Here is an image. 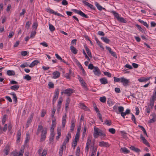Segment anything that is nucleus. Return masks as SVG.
Instances as JSON below:
<instances>
[{
	"mask_svg": "<svg viewBox=\"0 0 156 156\" xmlns=\"http://www.w3.org/2000/svg\"><path fill=\"white\" fill-rule=\"evenodd\" d=\"M156 100V87L154 90L152 95L151 96L150 101V103L148 104V107L146 108V111L148 113H150L151 109H152L154 106V102Z\"/></svg>",
	"mask_w": 156,
	"mask_h": 156,
	"instance_id": "1",
	"label": "nucleus"
},
{
	"mask_svg": "<svg viewBox=\"0 0 156 156\" xmlns=\"http://www.w3.org/2000/svg\"><path fill=\"white\" fill-rule=\"evenodd\" d=\"M105 136L106 135L103 133L102 131L95 126L94 128V136L95 138H97L98 136Z\"/></svg>",
	"mask_w": 156,
	"mask_h": 156,
	"instance_id": "2",
	"label": "nucleus"
},
{
	"mask_svg": "<svg viewBox=\"0 0 156 156\" xmlns=\"http://www.w3.org/2000/svg\"><path fill=\"white\" fill-rule=\"evenodd\" d=\"M124 111V108L122 106L119 107V112L121 114V116L124 118H125V116L126 115L130 113V111L129 109H127L125 112H123Z\"/></svg>",
	"mask_w": 156,
	"mask_h": 156,
	"instance_id": "3",
	"label": "nucleus"
},
{
	"mask_svg": "<svg viewBox=\"0 0 156 156\" xmlns=\"http://www.w3.org/2000/svg\"><path fill=\"white\" fill-rule=\"evenodd\" d=\"M92 137L91 136H89L87 137V142L86 144V147H85V151L88 153L89 151V146L91 144H93V143H94V141H91Z\"/></svg>",
	"mask_w": 156,
	"mask_h": 156,
	"instance_id": "4",
	"label": "nucleus"
},
{
	"mask_svg": "<svg viewBox=\"0 0 156 156\" xmlns=\"http://www.w3.org/2000/svg\"><path fill=\"white\" fill-rule=\"evenodd\" d=\"M47 129L46 128H43L41 131V136L40 141L43 142L44 141L46 138V135L47 133Z\"/></svg>",
	"mask_w": 156,
	"mask_h": 156,
	"instance_id": "5",
	"label": "nucleus"
},
{
	"mask_svg": "<svg viewBox=\"0 0 156 156\" xmlns=\"http://www.w3.org/2000/svg\"><path fill=\"white\" fill-rule=\"evenodd\" d=\"M72 11L74 12H75L76 13L80 15V16H81L83 17H84L85 18H88V16L83 12L82 11L80 10H78L76 9H73L72 10Z\"/></svg>",
	"mask_w": 156,
	"mask_h": 156,
	"instance_id": "6",
	"label": "nucleus"
},
{
	"mask_svg": "<svg viewBox=\"0 0 156 156\" xmlns=\"http://www.w3.org/2000/svg\"><path fill=\"white\" fill-rule=\"evenodd\" d=\"M90 147L91 148V150L92 152L91 156H95L97 151V147L96 146H94V143H93V144L90 146Z\"/></svg>",
	"mask_w": 156,
	"mask_h": 156,
	"instance_id": "7",
	"label": "nucleus"
},
{
	"mask_svg": "<svg viewBox=\"0 0 156 156\" xmlns=\"http://www.w3.org/2000/svg\"><path fill=\"white\" fill-rule=\"evenodd\" d=\"M71 138V135L70 132H69L66 136V138L62 144L63 146H65V148H66V143L69 142V139Z\"/></svg>",
	"mask_w": 156,
	"mask_h": 156,
	"instance_id": "8",
	"label": "nucleus"
},
{
	"mask_svg": "<svg viewBox=\"0 0 156 156\" xmlns=\"http://www.w3.org/2000/svg\"><path fill=\"white\" fill-rule=\"evenodd\" d=\"M121 82L122 83L123 86H126L129 85V80L127 79L124 77H121Z\"/></svg>",
	"mask_w": 156,
	"mask_h": 156,
	"instance_id": "9",
	"label": "nucleus"
},
{
	"mask_svg": "<svg viewBox=\"0 0 156 156\" xmlns=\"http://www.w3.org/2000/svg\"><path fill=\"white\" fill-rule=\"evenodd\" d=\"M74 92V90L71 88H68L65 90V94H67L68 96H70Z\"/></svg>",
	"mask_w": 156,
	"mask_h": 156,
	"instance_id": "10",
	"label": "nucleus"
},
{
	"mask_svg": "<svg viewBox=\"0 0 156 156\" xmlns=\"http://www.w3.org/2000/svg\"><path fill=\"white\" fill-rule=\"evenodd\" d=\"M94 74L96 76H99L101 75V71L98 67L96 66L93 70Z\"/></svg>",
	"mask_w": 156,
	"mask_h": 156,
	"instance_id": "11",
	"label": "nucleus"
},
{
	"mask_svg": "<svg viewBox=\"0 0 156 156\" xmlns=\"http://www.w3.org/2000/svg\"><path fill=\"white\" fill-rule=\"evenodd\" d=\"M43 126H42V124L41 123H40L38 126V128L37 129L36 134L38 135L40 132H41L42 129H43Z\"/></svg>",
	"mask_w": 156,
	"mask_h": 156,
	"instance_id": "12",
	"label": "nucleus"
},
{
	"mask_svg": "<svg viewBox=\"0 0 156 156\" xmlns=\"http://www.w3.org/2000/svg\"><path fill=\"white\" fill-rule=\"evenodd\" d=\"M8 129V126L7 124H5L3 128L0 125V133L2 134L3 132H5Z\"/></svg>",
	"mask_w": 156,
	"mask_h": 156,
	"instance_id": "13",
	"label": "nucleus"
},
{
	"mask_svg": "<svg viewBox=\"0 0 156 156\" xmlns=\"http://www.w3.org/2000/svg\"><path fill=\"white\" fill-rule=\"evenodd\" d=\"M71 125L70 126V132H72L73 131L75 126V120L74 119H72L71 121Z\"/></svg>",
	"mask_w": 156,
	"mask_h": 156,
	"instance_id": "14",
	"label": "nucleus"
},
{
	"mask_svg": "<svg viewBox=\"0 0 156 156\" xmlns=\"http://www.w3.org/2000/svg\"><path fill=\"white\" fill-rule=\"evenodd\" d=\"M99 145L101 147H108L109 145L108 142H105L103 141H101L99 142Z\"/></svg>",
	"mask_w": 156,
	"mask_h": 156,
	"instance_id": "15",
	"label": "nucleus"
},
{
	"mask_svg": "<svg viewBox=\"0 0 156 156\" xmlns=\"http://www.w3.org/2000/svg\"><path fill=\"white\" fill-rule=\"evenodd\" d=\"M60 73L59 72L56 71L52 73V78L53 79H56L59 77Z\"/></svg>",
	"mask_w": 156,
	"mask_h": 156,
	"instance_id": "16",
	"label": "nucleus"
},
{
	"mask_svg": "<svg viewBox=\"0 0 156 156\" xmlns=\"http://www.w3.org/2000/svg\"><path fill=\"white\" fill-rule=\"evenodd\" d=\"M10 146L9 144H7L5 147L4 151L5 153V155H7L9 154L10 149Z\"/></svg>",
	"mask_w": 156,
	"mask_h": 156,
	"instance_id": "17",
	"label": "nucleus"
},
{
	"mask_svg": "<svg viewBox=\"0 0 156 156\" xmlns=\"http://www.w3.org/2000/svg\"><path fill=\"white\" fill-rule=\"evenodd\" d=\"M83 3L86 5L90 8L91 9L93 10H94L95 9V8L94 7V6L88 2L83 1Z\"/></svg>",
	"mask_w": 156,
	"mask_h": 156,
	"instance_id": "18",
	"label": "nucleus"
},
{
	"mask_svg": "<svg viewBox=\"0 0 156 156\" xmlns=\"http://www.w3.org/2000/svg\"><path fill=\"white\" fill-rule=\"evenodd\" d=\"M95 5L97 9L100 11L102 10V9L104 10H105V9L103 7L101 6L99 3H98L97 2H95Z\"/></svg>",
	"mask_w": 156,
	"mask_h": 156,
	"instance_id": "19",
	"label": "nucleus"
},
{
	"mask_svg": "<svg viewBox=\"0 0 156 156\" xmlns=\"http://www.w3.org/2000/svg\"><path fill=\"white\" fill-rule=\"evenodd\" d=\"M56 124V122H55V120H52V123L51 125V126L50 128L51 132H54V129L55 127Z\"/></svg>",
	"mask_w": 156,
	"mask_h": 156,
	"instance_id": "20",
	"label": "nucleus"
},
{
	"mask_svg": "<svg viewBox=\"0 0 156 156\" xmlns=\"http://www.w3.org/2000/svg\"><path fill=\"white\" fill-rule=\"evenodd\" d=\"M151 78V77H141L138 80L139 82H143L149 80Z\"/></svg>",
	"mask_w": 156,
	"mask_h": 156,
	"instance_id": "21",
	"label": "nucleus"
},
{
	"mask_svg": "<svg viewBox=\"0 0 156 156\" xmlns=\"http://www.w3.org/2000/svg\"><path fill=\"white\" fill-rule=\"evenodd\" d=\"M80 107L81 108L83 109L86 111H88L89 110V109L87 108V107L83 103H80Z\"/></svg>",
	"mask_w": 156,
	"mask_h": 156,
	"instance_id": "22",
	"label": "nucleus"
},
{
	"mask_svg": "<svg viewBox=\"0 0 156 156\" xmlns=\"http://www.w3.org/2000/svg\"><path fill=\"white\" fill-rule=\"evenodd\" d=\"M100 81L102 84H107L108 82L107 79L105 77L100 79Z\"/></svg>",
	"mask_w": 156,
	"mask_h": 156,
	"instance_id": "23",
	"label": "nucleus"
},
{
	"mask_svg": "<svg viewBox=\"0 0 156 156\" xmlns=\"http://www.w3.org/2000/svg\"><path fill=\"white\" fill-rule=\"evenodd\" d=\"M33 115H34V114L32 113L31 114L30 117L28 118V119L27 120V125H27V126H26L27 127H28V125L31 122H32Z\"/></svg>",
	"mask_w": 156,
	"mask_h": 156,
	"instance_id": "24",
	"label": "nucleus"
},
{
	"mask_svg": "<svg viewBox=\"0 0 156 156\" xmlns=\"http://www.w3.org/2000/svg\"><path fill=\"white\" fill-rule=\"evenodd\" d=\"M20 87V85H15L10 87V89L12 90L16 91Z\"/></svg>",
	"mask_w": 156,
	"mask_h": 156,
	"instance_id": "25",
	"label": "nucleus"
},
{
	"mask_svg": "<svg viewBox=\"0 0 156 156\" xmlns=\"http://www.w3.org/2000/svg\"><path fill=\"white\" fill-rule=\"evenodd\" d=\"M39 62L38 60H35L31 63L29 66V67L31 68L33 67L34 66L37 65Z\"/></svg>",
	"mask_w": 156,
	"mask_h": 156,
	"instance_id": "26",
	"label": "nucleus"
},
{
	"mask_svg": "<svg viewBox=\"0 0 156 156\" xmlns=\"http://www.w3.org/2000/svg\"><path fill=\"white\" fill-rule=\"evenodd\" d=\"M7 74L9 76H14L15 73L12 70H8L7 71Z\"/></svg>",
	"mask_w": 156,
	"mask_h": 156,
	"instance_id": "27",
	"label": "nucleus"
},
{
	"mask_svg": "<svg viewBox=\"0 0 156 156\" xmlns=\"http://www.w3.org/2000/svg\"><path fill=\"white\" fill-rule=\"evenodd\" d=\"M70 50L74 54H76L78 50L76 49V48L73 46H71L70 47Z\"/></svg>",
	"mask_w": 156,
	"mask_h": 156,
	"instance_id": "28",
	"label": "nucleus"
},
{
	"mask_svg": "<svg viewBox=\"0 0 156 156\" xmlns=\"http://www.w3.org/2000/svg\"><path fill=\"white\" fill-rule=\"evenodd\" d=\"M54 136L55 133L54 132H51L50 137L49 138V140L50 141V142L53 141V140L54 138Z\"/></svg>",
	"mask_w": 156,
	"mask_h": 156,
	"instance_id": "29",
	"label": "nucleus"
},
{
	"mask_svg": "<svg viewBox=\"0 0 156 156\" xmlns=\"http://www.w3.org/2000/svg\"><path fill=\"white\" fill-rule=\"evenodd\" d=\"M130 148L132 150L136 152H139L140 151V150L139 148L135 147L133 146H131L130 147Z\"/></svg>",
	"mask_w": 156,
	"mask_h": 156,
	"instance_id": "30",
	"label": "nucleus"
},
{
	"mask_svg": "<svg viewBox=\"0 0 156 156\" xmlns=\"http://www.w3.org/2000/svg\"><path fill=\"white\" fill-rule=\"evenodd\" d=\"M10 94L12 95L13 99L14 101H15V103H17V98L16 94L13 92H12Z\"/></svg>",
	"mask_w": 156,
	"mask_h": 156,
	"instance_id": "31",
	"label": "nucleus"
},
{
	"mask_svg": "<svg viewBox=\"0 0 156 156\" xmlns=\"http://www.w3.org/2000/svg\"><path fill=\"white\" fill-rule=\"evenodd\" d=\"M59 90L58 89H56L55 91V95L54 96V97L55 98H58L59 94Z\"/></svg>",
	"mask_w": 156,
	"mask_h": 156,
	"instance_id": "32",
	"label": "nucleus"
},
{
	"mask_svg": "<svg viewBox=\"0 0 156 156\" xmlns=\"http://www.w3.org/2000/svg\"><path fill=\"white\" fill-rule=\"evenodd\" d=\"M138 21L140 23H142L143 24V25L145 26L147 28H148L149 27V25L147 24L146 22H144L142 20H141V19H139Z\"/></svg>",
	"mask_w": 156,
	"mask_h": 156,
	"instance_id": "33",
	"label": "nucleus"
},
{
	"mask_svg": "<svg viewBox=\"0 0 156 156\" xmlns=\"http://www.w3.org/2000/svg\"><path fill=\"white\" fill-rule=\"evenodd\" d=\"M113 111L115 112L117 114L119 113V107L115 105L113 107Z\"/></svg>",
	"mask_w": 156,
	"mask_h": 156,
	"instance_id": "34",
	"label": "nucleus"
},
{
	"mask_svg": "<svg viewBox=\"0 0 156 156\" xmlns=\"http://www.w3.org/2000/svg\"><path fill=\"white\" fill-rule=\"evenodd\" d=\"M65 148V146L62 144L61 147L59 149V154L60 156H62L63 154V148Z\"/></svg>",
	"mask_w": 156,
	"mask_h": 156,
	"instance_id": "35",
	"label": "nucleus"
},
{
	"mask_svg": "<svg viewBox=\"0 0 156 156\" xmlns=\"http://www.w3.org/2000/svg\"><path fill=\"white\" fill-rule=\"evenodd\" d=\"M138 126L142 129V130L144 134H145L147 137V134L145 128L142 126L141 125H139Z\"/></svg>",
	"mask_w": 156,
	"mask_h": 156,
	"instance_id": "36",
	"label": "nucleus"
},
{
	"mask_svg": "<svg viewBox=\"0 0 156 156\" xmlns=\"http://www.w3.org/2000/svg\"><path fill=\"white\" fill-rule=\"evenodd\" d=\"M86 50L87 51V53L88 55V56L91 58H92V55L90 51V50L87 47H86L85 48Z\"/></svg>",
	"mask_w": 156,
	"mask_h": 156,
	"instance_id": "37",
	"label": "nucleus"
},
{
	"mask_svg": "<svg viewBox=\"0 0 156 156\" xmlns=\"http://www.w3.org/2000/svg\"><path fill=\"white\" fill-rule=\"evenodd\" d=\"M80 147H78L76 151V156H80Z\"/></svg>",
	"mask_w": 156,
	"mask_h": 156,
	"instance_id": "38",
	"label": "nucleus"
},
{
	"mask_svg": "<svg viewBox=\"0 0 156 156\" xmlns=\"http://www.w3.org/2000/svg\"><path fill=\"white\" fill-rule=\"evenodd\" d=\"M117 20L122 23H125L127 22V21L123 18L122 17H119Z\"/></svg>",
	"mask_w": 156,
	"mask_h": 156,
	"instance_id": "39",
	"label": "nucleus"
},
{
	"mask_svg": "<svg viewBox=\"0 0 156 156\" xmlns=\"http://www.w3.org/2000/svg\"><path fill=\"white\" fill-rule=\"evenodd\" d=\"M24 147H21L20 148V151L19 152H18L19 155L18 156H22L24 152Z\"/></svg>",
	"mask_w": 156,
	"mask_h": 156,
	"instance_id": "40",
	"label": "nucleus"
},
{
	"mask_svg": "<svg viewBox=\"0 0 156 156\" xmlns=\"http://www.w3.org/2000/svg\"><path fill=\"white\" fill-rule=\"evenodd\" d=\"M95 40L96 41L97 44H98V45L100 46V47L102 48L103 49H104V48L102 45L101 44V43L98 40L97 38H95Z\"/></svg>",
	"mask_w": 156,
	"mask_h": 156,
	"instance_id": "41",
	"label": "nucleus"
},
{
	"mask_svg": "<svg viewBox=\"0 0 156 156\" xmlns=\"http://www.w3.org/2000/svg\"><path fill=\"white\" fill-rule=\"evenodd\" d=\"M101 39L103 41L106 43H108L110 42L109 39L106 37H101Z\"/></svg>",
	"mask_w": 156,
	"mask_h": 156,
	"instance_id": "42",
	"label": "nucleus"
},
{
	"mask_svg": "<svg viewBox=\"0 0 156 156\" xmlns=\"http://www.w3.org/2000/svg\"><path fill=\"white\" fill-rule=\"evenodd\" d=\"M111 12L114 15V16L117 18V20L120 17L119 14L117 12L114 11H112Z\"/></svg>",
	"mask_w": 156,
	"mask_h": 156,
	"instance_id": "43",
	"label": "nucleus"
},
{
	"mask_svg": "<svg viewBox=\"0 0 156 156\" xmlns=\"http://www.w3.org/2000/svg\"><path fill=\"white\" fill-rule=\"evenodd\" d=\"M121 150H122V152L125 153H128L129 152V151L128 150L127 148L125 147L122 148L121 149Z\"/></svg>",
	"mask_w": 156,
	"mask_h": 156,
	"instance_id": "44",
	"label": "nucleus"
},
{
	"mask_svg": "<svg viewBox=\"0 0 156 156\" xmlns=\"http://www.w3.org/2000/svg\"><path fill=\"white\" fill-rule=\"evenodd\" d=\"M6 116L7 115L6 114L4 115L3 116L2 120V123L3 125H4L5 122Z\"/></svg>",
	"mask_w": 156,
	"mask_h": 156,
	"instance_id": "45",
	"label": "nucleus"
},
{
	"mask_svg": "<svg viewBox=\"0 0 156 156\" xmlns=\"http://www.w3.org/2000/svg\"><path fill=\"white\" fill-rule=\"evenodd\" d=\"M114 81L115 82H121V78H117L116 77H114Z\"/></svg>",
	"mask_w": 156,
	"mask_h": 156,
	"instance_id": "46",
	"label": "nucleus"
},
{
	"mask_svg": "<svg viewBox=\"0 0 156 156\" xmlns=\"http://www.w3.org/2000/svg\"><path fill=\"white\" fill-rule=\"evenodd\" d=\"M49 29L52 32L54 31L55 30V28L54 26L50 24H49Z\"/></svg>",
	"mask_w": 156,
	"mask_h": 156,
	"instance_id": "47",
	"label": "nucleus"
},
{
	"mask_svg": "<svg viewBox=\"0 0 156 156\" xmlns=\"http://www.w3.org/2000/svg\"><path fill=\"white\" fill-rule=\"evenodd\" d=\"M106 100V98L105 97H101L100 99V101L102 103H105Z\"/></svg>",
	"mask_w": 156,
	"mask_h": 156,
	"instance_id": "48",
	"label": "nucleus"
},
{
	"mask_svg": "<svg viewBox=\"0 0 156 156\" xmlns=\"http://www.w3.org/2000/svg\"><path fill=\"white\" fill-rule=\"evenodd\" d=\"M36 33V30H35L34 31H32L31 32L30 38H33L35 35Z\"/></svg>",
	"mask_w": 156,
	"mask_h": 156,
	"instance_id": "49",
	"label": "nucleus"
},
{
	"mask_svg": "<svg viewBox=\"0 0 156 156\" xmlns=\"http://www.w3.org/2000/svg\"><path fill=\"white\" fill-rule=\"evenodd\" d=\"M107 103L109 106H112L114 104L113 102L110 99H108L107 101Z\"/></svg>",
	"mask_w": 156,
	"mask_h": 156,
	"instance_id": "50",
	"label": "nucleus"
},
{
	"mask_svg": "<svg viewBox=\"0 0 156 156\" xmlns=\"http://www.w3.org/2000/svg\"><path fill=\"white\" fill-rule=\"evenodd\" d=\"M105 123L107 125L110 126L112 124L111 121L110 120H106L105 121Z\"/></svg>",
	"mask_w": 156,
	"mask_h": 156,
	"instance_id": "51",
	"label": "nucleus"
},
{
	"mask_svg": "<svg viewBox=\"0 0 156 156\" xmlns=\"http://www.w3.org/2000/svg\"><path fill=\"white\" fill-rule=\"evenodd\" d=\"M29 66L28 64L26 62L20 65V67L22 68Z\"/></svg>",
	"mask_w": 156,
	"mask_h": 156,
	"instance_id": "52",
	"label": "nucleus"
},
{
	"mask_svg": "<svg viewBox=\"0 0 156 156\" xmlns=\"http://www.w3.org/2000/svg\"><path fill=\"white\" fill-rule=\"evenodd\" d=\"M12 127V125L11 124V122L9 123L8 124V129L9 130V131L11 133V134L12 133L11 132H10L11 129Z\"/></svg>",
	"mask_w": 156,
	"mask_h": 156,
	"instance_id": "53",
	"label": "nucleus"
},
{
	"mask_svg": "<svg viewBox=\"0 0 156 156\" xmlns=\"http://www.w3.org/2000/svg\"><path fill=\"white\" fill-rule=\"evenodd\" d=\"M108 131L109 132L112 134H114L115 133V129L113 128H110L108 129Z\"/></svg>",
	"mask_w": 156,
	"mask_h": 156,
	"instance_id": "54",
	"label": "nucleus"
},
{
	"mask_svg": "<svg viewBox=\"0 0 156 156\" xmlns=\"http://www.w3.org/2000/svg\"><path fill=\"white\" fill-rule=\"evenodd\" d=\"M93 104L94 105V109H95V111H96V112H98V113L99 112H100L98 108L97 107V106H96V105L95 104V103H93Z\"/></svg>",
	"mask_w": 156,
	"mask_h": 156,
	"instance_id": "55",
	"label": "nucleus"
},
{
	"mask_svg": "<svg viewBox=\"0 0 156 156\" xmlns=\"http://www.w3.org/2000/svg\"><path fill=\"white\" fill-rule=\"evenodd\" d=\"M24 79L27 80L29 81L31 80V78L30 76L28 75H26L24 77Z\"/></svg>",
	"mask_w": 156,
	"mask_h": 156,
	"instance_id": "56",
	"label": "nucleus"
},
{
	"mask_svg": "<svg viewBox=\"0 0 156 156\" xmlns=\"http://www.w3.org/2000/svg\"><path fill=\"white\" fill-rule=\"evenodd\" d=\"M47 152V150L46 149H44L41 154V156H46Z\"/></svg>",
	"mask_w": 156,
	"mask_h": 156,
	"instance_id": "57",
	"label": "nucleus"
},
{
	"mask_svg": "<svg viewBox=\"0 0 156 156\" xmlns=\"http://www.w3.org/2000/svg\"><path fill=\"white\" fill-rule=\"evenodd\" d=\"M87 129V127L86 126V125H85L83 129V136H84L85 135V133L86 132V130Z\"/></svg>",
	"mask_w": 156,
	"mask_h": 156,
	"instance_id": "58",
	"label": "nucleus"
},
{
	"mask_svg": "<svg viewBox=\"0 0 156 156\" xmlns=\"http://www.w3.org/2000/svg\"><path fill=\"white\" fill-rule=\"evenodd\" d=\"M46 113V112L45 110L44 109H43L42 110L41 113V116L42 117H43L45 115Z\"/></svg>",
	"mask_w": 156,
	"mask_h": 156,
	"instance_id": "59",
	"label": "nucleus"
},
{
	"mask_svg": "<svg viewBox=\"0 0 156 156\" xmlns=\"http://www.w3.org/2000/svg\"><path fill=\"white\" fill-rule=\"evenodd\" d=\"M131 114L132 115L131 119L133 121V122L135 124H136V118L133 114L132 113Z\"/></svg>",
	"mask_w": 156,
	"mask_h": 156,
	"instance_id": "60",
	"label": "nucleus"
},
{
	"mask_svg": "<svg viewBox=\"0 0 156 156\" xmlns=\"http://www.w3.org/2000/svg\"><path fill=\"white\" fill-rule=\"evenodd\" d=\"M95 67L93 65V64L90 63L89 65L88 66V69H94Z\"/></svg>",
	"mask_w": 156,
	"mask_h": 156,
	"instance_id": "61",
	"label": "nucleus"
},
{
	"mask_svg": "<svg viewBox=\"0 0 156 156\" xmlns=\"http://www.w3.org/2000/svg\"><path fill=\"white\" fill-rule=\"evenodd\" d=\"M31 24L30 23L29 21L27 22L26 24L25 27L27 29H28Z\"/></svg>",
	"mask_w": 156,
	"mask_h": 156,
	"instance_id": "62",
	"label": "nucleus"
},
{
	"mask_svg": "<svg viewBox=\"0 0 156 156\" xmlns=\"http://www.w3.org/2000/svg\"><path fill=\"white\" fill-rule=\"evenodd\" d=\"M79 136L77 134H76L75 136V138L73 141L74 142H77L79 140Z\"/></svg>",
	"mask_w": 156,
	"mask_h": 156,
	"instance_id": "63",
	"label": "nucleus"
},
{
	"mask_svg": "<svg viewBox=\"0 0 156 156\" xmlns=\"http://www.w3.org/2000/svg\"><path fill=\"white\" fill-rule=\"evenodd\" d=\"M104 74L105 75L108 76L109 77H110L112 75L111 73L108 72H104Z\"/></svg>",
	"mask_w": 156,
	"mask_h": 156,
	"instance_id": "64",
	"label": "nucleus"
}]
</instances>
